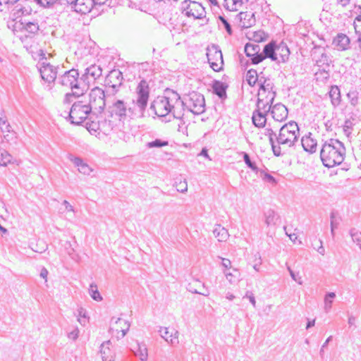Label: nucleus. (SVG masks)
<instances>
[{"mask_svg": "<svg viewBox=\"0 0 361 361\" xmlns=\"http://www.w3.org/2000/svg\"><path fill=\"white\" fill-rule=\"evenodd\" d=\"M149 82L142 79L135 88L136 99L132 101L133 106L127 108L123 100L118 99L109 106V116L116 115L120 120L125 118L127 115L131 118H143L149 102Z\"/></svg>", "mask_w": 361, "mask_h": 361, "instance_id": "f257e3e1", "label": "nucleus"}, {"mask_svg": "<svg viewBox=\"0 0 361 361\" xmlns=\"http://www.w3.org/2000/svg\"><path fill=\"white\" fill-rule=\"evenodd\" d=\"M180 94L175 90L166 88L163 95L157 97L150 104L149 109L158 117H166L171 114L173 118L183 120V106Z\"/></svg>", "mask_w": 361, "mask_h": 361, "instance_id": "f03ea898", "label": "nucleus"}, {"mask_svg": "<svg viewBox=\"0 0 361 361\" xmlns=\"http://www.w3.org/2000/svg\"><path fill=\"white\" fill-rule=\"evenodd\" d=\"M345 148L344 144L337 139H329L323 144L320 158L323 165L331 168L340 165L344 160Z\"/></svg>", "mask_w": 361, "mask_h": 361, "instance_id": "7ed1b4c3", "label": "nucleus"}, {"mask_svg": "<svg viewBox=\"0 0 361 361\" xmlns=\"http://www.w3.org/2000/svg\"><path fill=\"white\" fill-rule=\"evenodd\" d=\"M99 116L94 111H91V107L83 101H78L73 104L68 113L67 119L71 124L80 126L85 123V126L90 121L98 118Z\"/></svg>", "mask_w": 361, "mask_h": 361, "instance_id": "20e7f679", "label": "nucleus"}, {"mask_svg": "<svg viewBox=\"0 0 361 361\" xmlns=\"http://www.w3.org/2000/svg\"><path fill=\"white\" fill-rule=\"evenodd\" d=\"M181 101L183 103V105L179 106V108L183 109V115L185 109L196 115H200L205 112L204 97L198 92H190L188 94L183 96Z\"/></svg>", "mask_w": 361, "mask_h": 361, "instance_id": "39448f33", "label": "nucleus"}, {"mask_svg": "<svg viewBox=\"0 0 361 361\" xmlns=\"http://www.w3.org/2000/svg\"><path fill=\"white\" fill-rule=\"evenodd\" d=\"M57 83L71 90L87 91L88 90V87L81 80L78 70L74 68L59 75Z\"/></svg>", "mask_w": 361, "mask_h": 361, "instance_id": "423d86ee", "label": "nucleus"}, {"mask_svg": "<svg viewBox=\"0 0 361 361\" xmlns=\"http://www.w3.org/2000/svg\"><path fill=\"white\" fill-rule=\"evenodd\" d=\"M299 127L295 121H290L285 123L279 130L276 137V142L281 145H287L288 147H293L298 140Z\"/></svg>", "mask_w": 361, "mask_h": 361, "instance_id": "0eeeda50", "label": "nucleus"}, {"mask_svg": "<svg viewBox=\"0 0 361 361\" xmlns=\"http://www.w3.org/2000/svg\"><path fill=\"white\" fill-rule=\"evenodd\" d=\"M98 118H94L87 123L85 128L92 134L102 133L109 135L114 128V123L111 121L103 118L102 114H97Z\"/></svg>", "mask_w": 361, "mask_h": 361, "instance_id": "6e6552de", "label": "nucleus"}, {"mask_svg": "<svg viewBox=\"0 0 361 361\" xmlns=\"http://www.w3.org/2000/svg\"><path fill=\"white\" fill-rule=\"evenodd\" d=\"M181 11L185 16L197 20L205 18L207 14L205 8L200 3L191 0L182 2Z\"/></svg>", "mask_w": 361, "mask_h": 361, "instance_id": "1a4fd4ad", "label": "nucleus"}, {"mask_svg": "<svg viewBox=\"0 0 361 361\" xmlns=\"http://www.w3.org/2000/svg\"><path fill=\"white\" fill-rule=\"evenodd\" d=\"M87 104L91 107V111H97V114H102L106 106L104 90L98 87L93 88L90 92Z\"/></svg>", "mask_w": 361, "mask_h": 361, "instance_id": "9d476101", "label": "nucleus"}, {"mask_svg": "<svg viewBox=\"0 0 361 361\" xmlns=\"http://www.w3.org/2000/svg\"><path fill=\"white\" fill-rule=\"evenodd\" d=\"M207 57L210 68L215 72H220L224 69L223 54L219 46L212 44L207 49Z\"/></svg>", "mask_w": 361, "mask_h": 361, "instance_id": "9b49d317", "label": "nucleus"}, {"mask_svg": "<svg viewBox=\"0 0 361 361\" xmlns=\"http://www.w3.org/2000/svg\"><path fill=\"white\" fill-rule=\"evenodd\" d=\"M123 73L118 69H113L109 72L104 80V85L108 87L107 92L115 94L123 85Z\"/></svg>", "mask_w": 361, "mask_h": 361, "instance_id": "f8f14e48", "label": "nucleus"}, {"mask_svg": "<svg viewBox=\"0 0 361 361\" xmlns=\"http://www.w3.org/2000/svg\"><path fill=\"white\" fill-rule=\"evenodd\" d=\"M58 68L59 66H54L49 63L44 61L42 62L39 68L42 79L48 83L57 82Z\"/></svg>", "mask_w": 361, "mask_h": 361, "instance_id": "ddd939ff", "label": "nucleus"}, {"mask_svg": "<svg viewBox=\"0 0 361 361\" xmlns=\"http://www.w3.org/2000/svg\"><path fill=\"white\" fill-rule=\"evenodd\" d=\"M102 74V69L100 66L92 64L85 69L84 73L81 75V80L83 83L90 87V84L94 82Z\"/></svg>", "mask_w": 361, "mask_h": 361, "instance_id": "4468645a", "label": "nucleus"}, {"mask_svg": "<svg viewBox=\"0 0 361 361\" xmlns=\"http://www.w3.org/2000/svg\"><path fill=\"white\" fill-rule=\"evenodd\" d=\"M236 18L240 21V26L242 28H248L255 25L256 20L255 13L251 11L240 12Z\"/></svg>", "mask_w": 361, "mask_h": 361, "instance_id": "2eb2a0df", "label": "nucleus"}, {"mask_svg": "<svg viewBox=\"0 0 361 361\" xmlns=\"http://www.w3.org/2000/svg\"><path fill=\"white\" fill-rule=\"evenodd\" d=\"M276 92H272V95L271 97H269V95L266 97L265 101L264 99L258 98L257 102V109L255 110H259L262 113L264 112V114H267L269 111H271V109L273 106L272 104L276 97Z\"/></svg>", "mask_w": 361, "mask_h": 361, "instance_id": "dca6fc26", "label": "nucleus"}, {"mask_svg": "<svg viewBox=\"0 0 361 361\" xmlns=\"http://www.w3.org/2000/svg\"><path fill=\"white\" fill-rule=\"evenodd\" d=\"M272 118L277 121H282L288 116V109L281 103L274 105L271 109Z\"/></svg>", "mask_w": 361, "mask_h": 361, "instance_id": "f3484780", "label": "nucleus"}, {"mask_svg": "<svg viewBox=\"0 0 361 361\" xmlns=\"http://www.w3.org/2000/svg\"><path fill=\"white\" fill-rule=\"evenodd\" d=\"M96 6L94 0H76L74 11L80 14L89 13Z\"/></svg>", "mask_w": 361, "mask_h": 361, "instance_id": "a211bd4d", "label": "nucleus"}, {"mask_svg": "<svg viewBox=\"0 0 361 361\" xmlns=\"http://www.w3.org/2000/svg\"><path fill=\"white\" fill-rule=\"evenodd\" d=\"M350 39L343 33H338L333 40V44L338 51H345L350 48Z\"/></svg>", "mask_w": 361, "mask_h": 361, "instance_id": "6ab92c4d", "label": "nucleus"}, {"mask_svg": "<svg viewBox=\"0 0 361 361\" xmlns=\"http://www.w3.org/2000/svg\"><path fill=\"white\" fill-rule=\"evenodd\" d=\"M264 135L269 137V144L271 147L273 154L276 157L283 156L281 152V147L278 145L275 144V140H276L277 135L271 128H266Z\"/></svg>", "mask_w": 361, "mask_h": 361, "instance_id": "aec40b11", "label": "nucleus"}, {"mask_svg": "<svg viewBox=\"0 0 361 361\" xmlns=\"http://www.w3.org/2000/svg\"><path fill=\"white\" fill-rule=\"evenodd\" d=\"M212 87L213 93L217 95L219 97V99H221L222 101L225 100L227 98V84L222 81L214 80L212 82Z\"/></svg>", "mask_w": 361, "mask_h": 361, "instance_id": "412c9836", "label": "nucleus"}, {"mask_svg": "<svg viewBox=\"0 0 361 361\" xmlns=\"http://www.w3.org/2000/svg\"><path fill=\"white\" fill-rule=\"evenodd\" d=\"M312 135V133L310 132L301 139V144L303 149L310 154H313L316 152L317 146V140L311 137Z\"/></svg>", "mask_w": 361, "mask_h": 361, "instance_id": "4be33fe9", "label": "nucleus"}, {"mask_svg": "<svg viewBox=\"0 0 361 361\" xmlns=\"http://www.w3.org/2000/svg\"><path fill=\"white\" fill-rule=\"evenodd\" d=\"M277 43L271 40L264 47L262 54L264 59H270L272 61H277L278 56L276 54Z\"/></svg>", "mask_w": 361, "mask_h": 361, "instance_id": "5701e85b", "label": "nucleus"}, {"mask_svg": "<svg viewBox=\"0 0 361 361\" xmlns=\"http://www.w3.org/2000/svg\"><path fill=\"white\" fill-rule=\"evenodd\" d=\"M19 23L22 26L20 30H25L29 33L36 34L39 30V26L38 23V20L35 19L33 20H30L27 19H20Z\"/></svg>", "mask_w": 361, "mask_h": 361, "instance_id": "b1692460", "label": "nucleus"}, {"mask_svg": "<svg viewBox=\"0 0 361 361\" xmlns=\"http://www.w3.org/2000/svg\"><path fill=\"white\" fill-rule=\"evenodd\" d=\"M276 54L277 56H279L280 59L276 61L277 63H286L289 59V56L290 54V51L289 50V48L288 47L287 44L281 42L279 44H277L276 46Z\"/></svg>", "mask_w": 361, "mask_h": 361, "instance_id": "393cba45", "label": "nucleus"}, {"mask_svg": "<svg viewBox=\"0 0 361 361\" xmlns=\"http://www.w3.org/2000/svg\"><path fill=\"white\" fill-rule=\"evenodd\" d=\"M159 332L160 336L168 343L172 345L178 343V331L173 330L171 332H169L168 328L161 326Z\"/></svg>", "mask_w": 361, "mask_h": 361, "instance_id": "a878e982", "label": "nucleus"}, {"mask_svg": "<svg viewBox=\"0 0 361 361\" xmlns=\"http://www.w3.org/2000/svg\"><path fill=\"white\" fill-rule=\"evenodd\" d=\"M267 114L261 112L259 110H255L252 116L253 125L259 128H264L267 123Z\"/></svg>", "mask_w": 361, "mask_h": 361, "instance_id": "bb28decb", "label": "nucleus"}, {"mask_svg": "<svg viewBox=\"0 0 361 361\" xmlns=\"http://www.w3.org/2000/svg\"><path fill=\"white\" fill-rule=\"evenodd\" d=\"M110 341L102 343L100 345V353L103 361H114V355L110 350Z\"/></svg>", "mask_w": 361, "mask_h": 361, "instance_id": "cd10ccee", "label": "nucleus"}, {"mask_svg": "<svg viewBox=\"0 0 361 361\" xmlns=\"http://www.w3.org/2000/svg\"><path fill=\"white\" fill-rule=\"evenodd\" d=\"M71 160L76 166H78L80 173L85 175H90L92 171V168L87 164L84 162L83 159L80 157H73V159H71Z\"/></svg>", "mask_w": 361, "mask_h": 361, "instance_id": "c85d7f7f", "label": "nucleus"}, {"mask_svg": "<svg viewBox=\"0 0 361 361\" xmlns=\"http://www.w3.org/2000/svg\"><path fill=\"white\" fill-rule=\"evenodd\" d=\"M329 94L331 104L334 107L338 106L341 103V95L339 87L337 85H332Z\"/></svg>", "mask_w": 361, "mask_h": 361, "instance_id": "c756f323", "label": "nucleus"}, {"mask_svg": "<svg viewBox=\"0 0 361 361\" xmlns=\"http://www.w3.org/2000/svg\"><path fill=\"white\" fill-rule=\"evenodd\" d=\"M213 233L219 242L226 241L229 236L228 231L219 224L216 225Z\"/></svg>", "mask_w": 361, "mask_h": 361, "instance_id": "7c9ffc66", "label": "nucleus"}, {"mask_svg": "<svg viewBox=\"0 0 361 361\" xmlns=\"http://www.w3.org/2000/svg\"><path fill=\"white\" fill-rule=\"evenodd\" d=\"M265 224L267 226L275 225L279 219V215L273 209H269L264 213Z\"/></svg>", "mask_w": 361, "mask_h": 361, "instance_id": "2f4dec72", "label": "nucleus"}, {"mask_svg": "<svg viewBox=\"0 0 361 361\" xmlns=\"http://www.w3.org/2000/svg\"><path fill=\"white\" fill-rule=\"evenodd\" d=\"M259 73L254 68L248 70L246 73L245 78L247 84L250 87H255L258 82Z\"/></svg>", "mask_w": 361, "mask_h": 361, "instance_id": "473e14b6", "label": "nucleus"}, {"mask_svg": "<svg viewBox=\"0 0 361 361\" xmlns=\"http://www.w3.org/2000/svg\"><path fill=\"white\" fill-rule=\"evenodd\" d=\"M14 162V159L11 154L6 149L0 148V166H6L8 164Z\"/></svg>", "mask_w": 361, "mask_h": 361, "instance_id": "72a5a7b5", "label": "nucleus"}, {"mask_svg": "<svg viewBox=\"0 0 361 361\" xmlns=\"http://www.w3.org/2000/svg\"><path fill=\"white\" fill-rule=\"evenodd\" d=\"M274 84L270 78H267V81L266 82L259 84V92L264 91L268 92L269 97L272 95V92H276L274 90ZM259 92H258V95H259Z\"/></svg>", "mask_w": 361, "mask_h": 361, "instance_id": "f704fd0d", "label": "nucleus"}, {"mask_svg": "<svg viewBox=\"0 0 361 361\" xmlns=\"http://www.w3.org/2000/svg\"><path fill=\"white\" fill-rule=\"evenodd\" d=\"M86 92L87 91L72 90V92H68L65 94L63 103L71 104L73 102V98H78L80 96L84 95Z\"/></svg>", "mask_w": 361, "mask_h": 361, "instance_id": "c9c22d12", "label": "nucleus"}, {"mask_svg": "<svg viewBox=\"0 0 361 361\" xmlns=\"http://www.w3.org/2000/svg\"><path fill=\"white\" fill-rule=\"evenodd\" d=\"M252 37L250 39H252L257 43L262 42L266 41L269 35L264 30H259L252 33Z\"/></svg>", "mask_w": 361, "mask_h": 361, "instance_id": "e433bc0d", "label": "nucleus"}, {"mask_svg": "<svg viewBox=\"0 0 361 361\" xmlns=\"http://www.w3.org/2000/svg\"><path fill=\"white\" fill-rule=\"evenodd\" d=\"M32 10L30 6L27 7H20L18 8V6H16L15 12L13 13V16L16 18H18L21 16H27L31 14Z\"/></svg>", "mask_w": 361, "mask_h": 361, "instance_id": "4c0bfd02", "label": "nucleus"}, {"mask_svg": "<svg viewBox=\"0 0 361 361\" xmlns=\"http://www.w3.org/2000/svg\"><path fill=\"white\" fill-rule=\"evenodd\" d=\"M89 294L95 301H101L102 300V297L98 290L97 286L94 283L90 285Z\"/></svg>", "mask_w": 361, "mask_h": 361, "instance_id": "58836bf2", "label": "nucleus"}, {"mask_svg": "<svg viewBox=\"0 0 361 361\" xmlns=\"http://www.w3.org/2000/svg\"><path fill=\"white\" fill-rule=\"evenodd\" d=\"M226 279L231 283H233L238 281L240 272L237 269H233L232 272H227L224 271Z\"/></svg>", "mask_w": 361, "mask_h": 361, "instance_id": "ea45409f", "label": "nucleus"}, {"mask_svg": "<svg viewBox=\"0 0 361 361\" xmlns=\"http://www.w3.org/2000/svg\"><path fill=\"white\" fill-rule=\"evenodd\" d=\"M358 92L355 90H350L347 94V97L349 99L350 104L353 106H356L359 102Z\"/></svg>", "mask_w": 361, "mask_h": 361, "instance_id": "a19ab883", "label": "nucleus"}, {"mask_svg": "<svg viewBox=\"0 0 361 361\" xmlns=\"http://www.w3.org/2000/svg\"><path fill=\"white\" fill-rule=\"evenodd\" d=\"M244 51L246 56L249 54L260 52V47L257 44L247 43L245 46Z\"/></svg>", "mask_w": 361, "mask_h": 361, "instance_id": "79ce46f5", "label": "nucleus"}, {"mask_svg": "<svg viewBox=\"0 0 361 361\" xmlns=\"http://www.w3.org/2000/svg\"><path fill=\"white\" fill-rule=\"evenodd\" d=\"M247 57L250 59L251 63L253 65L259 64V63L262 62L265 59L263 56L262 52H258V53H254V54H249L248 56H246Z\"/></svg>", "mask_w": 361, "mask_h": 361, "instance_id": "37998d69", "label": "nucleus"}, {"mask_svg": "<svg viewBox=\"0 0 361 361\" xmlns=\"http://www.w3.org/2000/svg\"><path fill=\"white\" fill-rule=\"evenodd\" d=\"M176 188V190L179 192H181V193H184L185 192H187L188 190V183L186 181L185 179H183V180H176L175 181V183L173 185Z\"/></svg>", "mask_w": 361, "mask_h": 361, "instance_id": "c03bdc74", "label": "nucleus"}, {"mask_svg": "<svg viewBox=\"0 0 361 361\" xmlns=\"http://www.w3.org/2000/svg\"><path fill=\"white\" fill-rule=\"evenodd\" d=\"M169 145V141L167 140H161L160 139H156L152 142H149L147 143L146 146L148 148H154V147H163Z\"/></svg>", "mask_w": 361, "mask_h": 361, "instance_id": "a18cd8bd", "label": "nucleus"}, {"mask_svg": "<svg viewBox=\"0 0 361 361\" xmlns=\"http://www.w3.org/2000/svg\"><path fill=\"white\" fill-rule=\"evenodd\" d=\"M243 160L246 165L251 169L253 171H255L256 173L258 172L259 169L255 164V162L252 161L250 157V155L247 153L243 152Z\"/></svg>", "mask_w": 361, "mask_h": 361, "instance_id": "49530a36", "label": "nucleus"}, {"mask_svg": "<svg viewBox=\"0 0 361 361\" xmlns=\"http://www.w3.org/2000/svg\"><path fill=\"white\" fill-rule=\"evenodd\" d=\"M317 79L322 81H327L330 78L329 72L324 69H319L316 73Z\"/></svg>", "mask_w": 361, "mask_h": 361, "instance_id": "de8ad7c7", "label": "nucleus"}, {"mask_svg": "<svg viewBox=\"0 0 361 361\" xmlns=\"http://www.w3.org/2000/svg\"><path fill=\"white\" fill-rule=\"evenodd\" d=\"M336 297V294L334 292L328 293L324 299L325 302V310L328 311L331 307L332 299Z\"/></svg>", "mask_w": 361, "mask_h": 361, "instance_id": "09e8293b", "label": "nucleus"}, {"mask_svg": "<svg viewBox=\"0 0 361 361\" xmlns=\"http://www.w3.org/2000/svg\"><path fill=\"white\" fill-rule=\"evenodd\" d=\"M350 235L353 242L360 243H361V232L357 231L356 228H353L350 230Z\"/></svg>", "mask_w": 361, "mask_h": 361, "instance_id": "8fccbe9b", "label": "nucleus"}, {"mask_svg": "<svg viewBox=\"0 0 361 361\" xmlns=\"http://www.w3.org/2000/svg\"><path fill=\"white\" fill-rule=\"evenodd\" d=\"M0 128L2 132L11 131V126L6 118H0Z\"/></svg>", "mask_w": 361, "mask_h": 361, "instance_id": "3c124183", "label": "nucleus"}, {"mask_svg": "<svg viewBox=\"0 0 361 361\" xmlns=\"http://www.w3.org/2000/svg\"><path fill=\"white\" fill-rule=\"evenodd\" d=\"M353 25H354V28H355V32L356 33V35L359 36L361 35V14L360 15H358L355 20H354V23H353Z\"/></svg>", "mask_w": 361, "mask_h": 361, "instance_id": "603ef678", "label": "nucleus"}, {"mask_svg": "<svg viewBox=\"0 0 361 361\" xmlns=\"http://www.w3.org/2000/svg\"><path fill=\"white\" fill-rule=\"evenodd\" d=\"M218 18L219 19V20H221V22L224 25V27H225L227 33L229 35H231L233 34V30H232L231 25L228 22V20L224 16H219Z\"/></svg>", "mask_w": 361, "mask_h": 361, "instance_id": "864d4df0", "label": "nucleus"}, {"mask_svg": "<svg viewBox=\"0 0 361 361\" xmlns=\"http://www.w3.org/2000/svg\"><path fill=\"white\" fill-rule=\"evenodd\" d=\"M75 1L76 0H54V4L64 6H71L74 9Z\"/></svg>", "mask_w": 361, "mask_h": 361, "instance_id": "5fc2aeb1", "label": "nucleus"}, {"mask_svg": "<svg viewBox=\"0 0 361 361\" xmlns=\"http://www.w3.org/2000/svg\"><path fill=\"white\" fill-rule=\"evenodd\" d=\"M331 62V59L326 53H322L321 54L320 59L317 61V63H321L322 65H326L327 66H329V63Z\"/></svg>", "mask_w": 361, "mask_h": 361, "instance_id": "6e6d98bb", "label": "nucleus"}, {"mask_svg": "<svg viewBox=\"0 0 361 361\" xmlns=\"http://www.w3.org/2000/svg\"><path fill=\"white\" fill-rule=\"evenodd\" d=\"M138 353L140 355V358L142 361H146L147 359V349L143 345L142 346L139 345Z\"/></svg>", "mask_w": 361, "mask_h": 361, "instance_id": "4d7b16f0", "label": "nucleus"}, {"mask_svg": "<svg viewBox=\"0 0 361 361\" xmlns=\"http://www.w3.org/2000/svg\"><path fill=\"white\" fill-rule=\"evenodd\" d=\"M337 212L332 211L330 214V219H331V228H336L339 224V221H337L336 219V215Z\"/></svg>", "mask_w": 361, "mask_h": 361, "instance_id": "13d9d810", "label": "nucleus"}, {"mask_svg": "<svg viewBox=\"0 0 361 361\" xmlns=\"http://www.w3.org/2000/svg\"><path fill=\"white\" fill-rule=\"evenodd\" d=\"M37 4L44 7L49 8L54 4V0H35Z\"/></svg>", "mask_w": 361, "mask_h": 361, "instance_id": "bf43d9fd", "label": "nucleus"}, {"mask_svg": "<svg viewBox=\"0 0 361 361\" xmlns=\"http://www.w3.org/2000/svg\"><path fill=\"white\" fill-rule=\"evenodd\" d=\"M263 180L271 183L272 185H276L277 183L276 179L270 173H264V177L262 178Z\"/></svg>", "mask_w": 361, "mask_h": 361, "instance_id": "052dcab7", "label": "nucleus"}, {"mask_svg": "<svg viewBox=\"0 0 361 361\" xmlns=\"http://www.w3.org/2000/svg\"><path fill=\"white\" fill-rule=\"evenodd\" d=\"M247 298L249 300V301L250 302V303L252 305V306L254 307H255L256 300H255V298L253 293L250 290L246 291L245 295L243 296V298Z\"/></svg>", "mask_w": 361, "mask_h": 361, "instance_id": "680f3d73", "label": "nucleus"}, {"mask_svg": "<svg viewBox=\"0 0 361 361\" xmlns=\"http://www.w3.org/2000/svg\"><path fill=\"white\" fill-rule=\"evenodd\" d=\"M79 336V329L78 327H75L72 331L68 334V337L73 341H76Z\"/></svg>", "mask_w": 361, "mask_h": 361, "instance_id": "e2e57ef3", "label": "nucleus"}, {"mask_svg": "<svg viewBox=\"0 0 361 361\" xmlns=\"http://www.w3.org/2000/svg\"><path fill=\"white\" fill-rule=\"evenodd\" d=\"M221 265H222V266H223L226 269H230V268H231V260H230V259H228L222 258Z\"/></svg>", "mask_w": 361, "mask_h": 361, "instance_id": "0e129e2a", "label": "nucleus"}, {"mask_svg": "<svg viewBox=\"0 0 361 361\" xmlns=\"http://www.w3.org/2000/svg\"><path fill=\"white\" fill-rule=\"evenodd\" d=\"M188 290H189L190 292H191L192 293L200 294V295H202L204 296H208L209 295V292L207 290H205L204 292L197 291V289L192 288H190Z\"/></svg>", "mask_w": 361, "mask_h": 361, "instance_id": "69168bd1", "label": "nucleus"}, {"mask_svg": "<svg viewBox=\"0 0 361 361\" xmlns=\"http://www.w3.org/2000/svg\"><path fill=\"white\" fill-rule=\"evenodd\" d=\"M259 78H258V83L259 85V84H262V83H264V82H266L267 81V78H269V77H265L263 74V72H260L259 73Z\"/></svg>", "mask_w": 361, "mask_h": 361, "instance_id": "338daca9", "label": "nucleus"}, {"mask_svg": "<svg viewBox=\"0 0 361 361\" xmlns=\"http://www.w3.org/2000/svg\"><path fill=\"white\" fill-rule=\"evenodd\" d=\"M63 204L66 207V209L68 212H73V207L70 204V203L67 200H64L63 202Z\"/></svg>", "mask_w": 361, "mask_h": 361, "instance_id": "774afa93", "label": "nucleus"}]
</instances>
